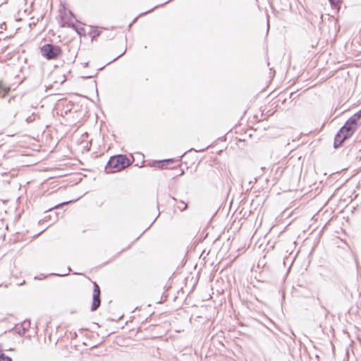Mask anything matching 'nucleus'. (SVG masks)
I'll use <instances>...</instances> for the list:
<instances>
[{
  "mask_svg": "<svg viewBox=\"0 0 361 361\" xmlns=\"http://www.w3.org/2000/svg\"><path fill=\"white\" fill-rule=\"evenodd\" d=\"M267 27H268V28L269 27V19L267 20Z\"/></svg>",
  "mask_w": 361,
  "mask_h": 361,
  "instance_id": "4468645a",
  "label": "nucleus"
},
{
  "mask_svg": "<svg viewBox=\"0 0 361 361\" xmlns=\"http://www.w3.org/2000/svg\"><path fill=\"white\" fill-rule=\"evenodd\" d=\"M177 207L180 210V211H184L187 209L188 207V204L183 202V201H180L177 205Z\"/></svg>",
  "mask_w": 361,
  "mask_h": 361,
  "instance_id": "6e6552de",
  "label": "nucleus"
},
{
  "mask_svg": "<svg viewBox=\"0 0 361 361\" xmlns=\"http://www.w3.org/2000/svg\"><path fill=\"white\" fill-rule=\"evenodd\" d=\"M151 11H153V8H151V10H149V12H151ZM147 13H148V11Z\"/></svg>",
  "mask_w": 361,
  "mask_h": 361,
  "instance_id": "2eb2a0df",
  "label": "nucleus"
},
{
  "mask_svg": "<svg viewBox=\"0 0 361 361\" xmlns=\"http://www.w3.org/2000/svg\"><path fill=\"white\" fill-rule=\"evenodd\" d=\"M329 1L332 6H336L341 3L342 0H329Z\"/></svg>",
  "mask_w": 361,
  "mask_h": 361,
  "instance_id": "1a4fd4ad",
  "label": "nucleus"
},
{
  "mask_svg": "<svg viewBox=\"0 0 361 361\" xmlns=\"http://www.w3.org/2000/svg\"><path fill=\"white\" fill-rule=\"evenodd\" d=\"M42 56L47 59H55L62 54L60 47L51 44H46L41 48Z\"/></svg>",
  "mask_w": 361,
  "mask_h": 361,
  "instance_id": "7ed1b4c3",
  "label": "nucleus"
},
{
  "mask_svg": "<svg viewBox=\"0 0 361 361\" xmlns=\"http://www.w3.org/2000/svg\"><path fill=\"white\" fill-rule=\"evenodd\" d=\"M124 53H125V51L122 54H121L119 56H118L116 58H115L113 61H115L117 59L120 58V56H121L123 54H124Z\"/></svg>",
  "mask_w": 361,
  "mask_h": 361,
  "instance_id": "9b49d317",
  "label": "nucleus"
},
{
  "mask_svg": "<svg viewBox=\"0 0 361 361\" xmlns=\"http://www.w3.org/2000/svg\"><path fill=\"white\" fill-rule=\"evenodd\" d=\"M67 270H68V271L66 273H64V274H56V276H66V275H68L69 274V272L71 271V269L70 267H68L67 269Z\"/></svg>",
  "mask_w": 361,
  "mask_h": 361,
  "instance_id": "9d476101",
  "label": "nucleus"
},
{
  "mask_svg": "<svg viewBox=\"0 0 361 361\" xmlns=\"http://www.w3.org/2000/svg\"><path fill=\"white\" fill-rule=\"evenodd\" d=\"M130 164V160L123 155L111 157L106 166L107 173H114L119 171Z\"/></svg>",
  "mask_w": 361,
  "mask_h": 361,
  "instance_id": "f03ea898",
  "label": "nucleus"
},
{
  "mask_svg": "<svg viewBox=\"0 0 361 361\" xmlns=\"http://www.w3.org/2000/svg\"><path fill=\"white\" fill-rule=\"evenodd\" d=\"M30 121H31V118L30 117L27 118V122H30Z\"/></svg>",
  "mask_w": 361,
  "mask_h": 361,
  "instance_id": "ddd939ff",
  "label": "nucleus"
},
{
  "mask_svg": "<svg viewBox=\"0 0 361 361\" xmlns=\"http://www.w3.org/2000/svg\"><path fill=\"white\" fill-rule=\"evenodd\" d=\"M66 204V202L62 203V204H58V205H56L54 208H58V207H59L61 205Z\"/></svg>",
  "mask_w": 361,
  "mask_h": 361,
  "instance_id": "f8f14e48",
  "label": "nucleus"
},
{
  "mask_svg": "<svg viewBox=\"0 0 361 361\" xmlns=\"http://www.w3.org/2000/svg\"><path fill=\"white\" fill-rule=\"evenodd\" d=\"M169 162H173V159H165L164 161H158L155 164V166L159 167V168H164L166 165V164L169 163Z\"/></svg>",
  "mask_w": 361,
  "mask_h": 361,
  "instance_id": "423d86ee",
  "label": "nucleus"
},
{
  "mask_svg": "<svg viewBox=\"0 0 361 361\" xmlns=\"http://www.w3.org/2000/svg\"><path fill=\"white\" fill-rule=\"evenodd\" d=\"M360 118L361 111L355 113L346 121L335 136L334 144L335 148L340 147L344 140L350 137L355 133Z\"/></svg>",
  "mask_w": 361,
  "mask_h": 361,
  "instance_id": "f257e3e1",
  "label": "nucleus"
},
{
  "mask_svg": "<svg viewBox=\"0 0 361 361\" xmlns=\"http://www.w3.org/2000/svg\"><path fill=\"white\" fill-rule=\"evenodd\" d=\"M11 88L2 81H0V95L4 97L10 91Z\"/></svg>",
  "mask_w": 361,
  "mask_h": 361,
  "instance_id": "39448f33",
  "label": "nucleus"
},
{
  "mask_svg": "<svg viewBox=\"0 0 361 361\" xmlns=\"http://www.w3.org/2000/svg\"><path fill=\"white\" fill-rule=\"evenodd\" d=\"M151 11H153V8H151V10H149V12H151ZM147 13H148V11Z\"/></svg>",
  "mask_w": 361,
  "mask_h": 361,
  "instance_id": "dca6fc26",
  "label": "nucleus"
},
{
  "mask_svg": "<svg viewBox=\"0 0 361 361\" xmlns=\"http://www.w3.org/2000/svg\"><path fill=\"white\" fill-rule=\"evenodd\" d=\"M101 300H100V288L99 285L94 282V289H93V295H92V304L91 306V310L95 311L100 306Z\"/></svg>",
  "mask_w": 361,
  "mask_h": 361,
  "instance_id": "20e7f679",
  "label": "nucleus"
},
{
  "mask_svg": "<svg viewBox=\"0 0 361 361\" xmlns=\"http://www.w3.org/2000/svg\"><path fill=\"white\" fill-rule=\"evenodd\" d=\"M0 361H12V358L0 350Z\"/></svg>",
  "mask_w": 361,
  "mask_h": 361,
  "instance_id": "0eeeda50",
  "label": "nucleus"
}]
</instances>
